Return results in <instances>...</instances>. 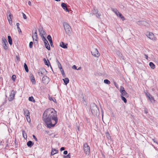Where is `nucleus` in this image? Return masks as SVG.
Returning <instances> with one entry per match:
<instances>
[{
  "label": "nucleus",
  "mask_w": 158,
  "mask_h": 158,
  "mask_svg": "<svg viewBox=\"0 0 158 158\" xmlns=\"http://www.w3.org/2000/svg\"><path fill=\"white\" fill-rule=\"evenodd\" d=\"M43 119L48 128L54 127L58 122L56 112L52 108L46 110L43 114Z\"/></svg>",
  "instance_id": "nucleus-1"
},
{
  "label": "nucleus",
  "mask_w": 158,
  "mask_h": 158,
  "mask_svg": "<svg viewBox=\"0 0 158 158\" xmlns=\"http://www.w3.org/2000/svg\"><path fill=\"white\" fill-rule=\"evenodd\" d=\"M90 109L93 114L96 115H98L99 114V110L97 106L95 103H93L91 104Z\"/></svg>",
  "instance_id": "nucleus-2"
},
{
  "label": "nucleus",
  "mask_w": 158,
  "mask_h": 158,
  "mask_svg": "<svg viewBox=\"0 0 158 158\" xmlns=\"http://www.w3.org/2000/svg\"><path fill=\"white\" fill-rule=\"evenodd\" d=\"M63 26L66 33L68 35H71L72 29L70 25L67 23H63Z\"/></svg>",
  "instance_id": "nucleus-3"
},
{
  "label": "nucleus",
  "mask_w": 158,
  "mask_h": 158,
  "mask_svg": "<svg viewBox=\"0 0 158 158\" xmlns=\"http://www.w3.org/2000/svg\"><path fill=\"white\" fill-rule=\"evenodd\" d=\"M83 149L86 154H89L90 152V148L87 143H85L84 144Z\"/></svg>",
  "instance_id": "nucleus-4"
},
{
  "label": "nucleus",
  "mask_w": 158,
  "mask_h": 158,
  "mask_svg": "<svg viewBox=\"0 0 158 158\" xmlns=\"http://www.w3.org/2000/svg\"><path fill=\"white\" fill-rule=\"evenodd\" d=\"M24 114L28 122H29L31 121V119L29 117L30 113L28 110L26 109H23Z\"/></svg>",
  "instance_id": "nucleus-5"
},
{
  "label": "nucleus",
  "mask_w": 158,
  "mask_h": 158,
  "mask_svg": "<svg viewBox=\"0 0 158 158\" xmlns=\"http://www.w3.org/2000/svg\"><path fill=\"white\" fill-rule=\"evenodd\" d=\"M2 39L3 48L4 49L6 50L8 49V47L7 46V45H8L7 42L4 37H2Z\"/></svg>",
  "instance_id": "nucleus-6"
},
{
  "label": "nucleus",
  "mask_w": 158,
  "mask_h": 158,
  "mask_svg": "<svg viewBox=\"0 0 158 158\" xmlns=\"http://www.w3.org/2000/svg\"><path fill=\"white\" fill-rule=\"evenodd\" d=\"M91 52L92 55L95 57H98L100 56V53L97 48L94 49Z\"/></svg>",
  "instance_id": "nucleus-7"
},
{
  "label": "nucleus",
  "mask_w": 158,
  "mask_h": 158,
  "mask_svg": "<svg viewBox=\"0 0 158 158\" xmlns=\"http://www.w3.org/2000/svg\"><path fill=\"white\" fill-rule=\"evenodd\" d=\"M42 81L44 84H47L49 81V79L47 76H44L42 78Z\"/></svg>",
  "instance_id": "nucleus-8"
},
{
  "label": "nucleus",
  "mask_w": 158,
  "mask_h": 158,
  "mask_svg": "<svg viewBox=\"0 0 158 158\" xmlns=\"http://www.w3.org/2000/svg\"><path fill=\"white\" fill-rule=\"evenodd\" d=\"M145 93L147 97L148 98V99L150 100L152 102V101H153L154 102H155V100L154 99V98L151 95V94L149 93H148L147 92H145Z\"/></svg>",
  "instance_id": "nucleus-9"
},
{
  "label": "nucleus",
  "mask_w": 158,
  "mask_h": 158,
  "mask_svg": "<svg viewBox=\"0 0 158 158\" xmlns=\"http://www.w3.org/2000/svg\"><path fill=\"white\" fill-rule=\"evenodd\" d=\"M15 92L14 90H12L11 91L10 94L8 99L9 101H11L13 100L15 97Z\"/></svg>",
  "instance_id": "nucleus-10"
},
{
  "label": "nucleus",
  "mask_w": 158,
  "mask_h": 158,
  "mask_svg": "<svg viewBox=\"0 0 158 158\" xmlns=\"http://www.w3.org/2000/svg\"><path fill=\"white\" fill-rule=\"evenodd\" d=\"M146 35L148 38L151 40H152L154 39V34L152 32H147Z\"/></svg>",
  "instance_id": "nucleus-11"
},
{
  "label": "nucleus",
  "mask_w": 158,
  "mask_h": 158,
  "mask_svg": "<svg viewBox=\"0 0 158 158\" xmlns=\"http://www.w3.org/2000/svg\"><path fill=\"white\" fill-rule=\"evenodd\" d=\"M7 13L8 15L7 16V19L8 20L10 24H11L12 23V21L11 18V16H12V14L9 11H8L7 12Z\"/></svg>",
  "instance_id": "nucleus-12"
},
{
  "label": "nucleus",
  "mask_w": 158,
  "mask_h": 158,
  "mask_svg": "<svg viewBox=\"0 0 158 158\" xmlns=\"http://www.w3.org/2000/svg\"><path fill=\"white\" fill-rule=\"evenodd\" d=\"M46 70L44 69H42L41 70H40V71L38 72V74L41 76H42L43 75H44L46 72H47Z\"/></svg>",
  "instance_id": "nucleus-13"
},
{
  "label": "nucleus",
  "mask_w": 158,
  "mask_h": 158,
  "mask_svg": "<svg viewBox=\"0 0 158 158\" xmlns=\"http://www.w3.org/2000/svg\"><path fill=\"white\" fill-rule=\"evenodd\" d=\"M137 23L139 25H143L144 26H147L148 23L145 21H139L137 22Z\"/></svg>",
  "instance_id": "nucleus-14"
},
{
  "label": "nucleus",
  "mask_w": 158,
  "mask_h": 158,
  "mask_svg": "<svg viewBox=\"0 0 158 158\" xmlns=\"http://www.w3.org/2000/svg\"><path fill=\"white\" fill-rule=\"evenodd\" d=\"M121 93V96H124L126 98L128 97L129 96L128 94L126 92L125 90H121L120 92Z\"/></svg>",
  "instance_id": "nucleus-15"
},
{
  "label": "nucleus",
  "mask_w": 158,
  "mask_h": 158,
  "mask_svg": "<svg viewBox=\"0 0 158 158\" xmlns=\"http://www.w3.org/2000/svg\"><path fill=\"white\" fill-rule=\"evenodd\" d=\"M39 31L40 32V36L44 35L46 34L45 32L43 30V28L42 27H41L39 29Z\"/></svg>",
  "instance_id": "nucleus-16"
},
{
  "label": "nucleus",
  "mask_w": 158,
  "mask_h": 158,
  "mask_svg": "<svg viewBox=\"0 0 158 158\" xmlns=\"http://www.w3.org/2000/svg\"><path fill=\"white\" fill-rule=\"evenodd\" d=\"M116 54L119 56L120 60H124L122 54L118 50L116 51Z\"/></svg>",
  "instance_id": "nucleus-17"
},
{
  "label": "nucleus",
  "mask_w": 158,
  "mask_h": 158,
  "mask_svg": "<svg viewBox=\"0 0 158 158\" xmlns=\"http://www.w3.org/2000/svg\"><path fill=\"white\" fill-rule=\"evenodd\" d=\"M32 37L33 40H34L35 39V41H37V40L38 39V37L36 30H35V32L34 34L33 35Z\"/></svg>",
  "instance_id": "nucleus-18"
},
{
  "label": "nucleus",
  "mask_w": 158,
  "mask_h": 158,
  "mask_svg": "<svg viewBox=\"0 0 158 158\" xmlns=\"http://www.w3.org/2000/svg\"><path fill=\"white\" fill-rule=\"evenodd\" d=\"M61 5L62 7L64 10H65L66 12H69V10L67 7L66 4L64 3H62Z\"/></svg>",
  "instance_id": "nucleus-19"
},
{
  "label": "nucleus",
  "mask_w": 158,
  "mask_h": 158,
  "mask_svg": "<svg viewBox=\"0 0 158 158\" xmlns=\"http://www.w3.org/2000/svg\"><path fill=\"white\" fill-rule=\"evenodd\" d=\"M44 43L45 46L46 48L48 49V50H50V47L49 45V44L48 43V42L47 40L46 41H45L44 42Z\"/></svg>",
  "instance_id": "nucleus-20"
},
{
  "label": "nucleus",
  "mask_w": 158,
  "mask_h": 158,
  "mask_svg": "<svg viewBox=\"0 0 158 158\" xmlns=\"http://www.w3.org/2000/svg\"><path fill=\"white\" fill-rule=\"evenodd\" d=\"M67 44H65L63 42H61L60 44V46L64 48H67Z\"/></svg>",
  "instance_id": "nucleus-21"
},
{
  "label": "nucleus",
  "mask_w": 158,
  "mask_h": 158,
  "mask_svg": "<svg viewBox=\"0 0 158 158\" xmlns=\"http://www.w3.org/2000/svg\"><path fill=\"white\" fill-rule=\"evenodd\" d=\"M30 79L31 81V82L33 84H35V79L34 77H33V75L31 74L30 76Z\"/></svg>",
  "instance_id": "nucleus-22"
},
{
  "label": "nucleus",
  "mask_w": 158,
  "mask_h": 158,
  "mask_svg": "<svg viewBox=\"0 0 158 158\" xmlns=\"http://www.w3.org/2000/svg\"><path fill=\"white\" fill-rule=\"evenodd\" d=\"M58 150H56V149L54 148H52L51 152V154L52 155H54V154L58 153Z\"/></svg>",
  "instance_id": "nucleus-23"
},
{
  "label": "nucleus",
  "mask_w": 158,
  "mask_h": 158,
  "mask_svg": "<svg viewBox=\"0 0 158 158\" xmlns=\"http://www.w3.org/2000/svg\"><path fill=\"white\" fill-rule=\"evenodd\" d=\"M117 16L120 18L123 21H124L125 19L124 17L119 12H118V15H117Z\"/></svg>",
  "instance_id": "nucleus-24"
},
{
  "label": "nucleus",
  "mask_w": 158,
  "mask_h": 158,
  "mask_svg": "<svg viewBox=\"0 0 158 158\" xmlns=\"http://www.w3.org/2000/svg\"><path fill=\"white\" fill-rule=\"evenodd\" d=\"M43 60H44V64H45L46 65H47L48 66H49V65H50V66L51 67V65L50 64V62H49V60H47L48 61L46 60V59L45 58L44 59H43Z\"/></svg>",
  "instance_id": "nucleus-25"
},
{
  "label": "nucleus",
  "mask_w": 158,
  "mask_h": 158,
  "mask_svg": "<svg viewBox=\"0 0 158 158\" xmlns=\"http://www.w3.org/2000/svg\"><path fill=\"white\" fill-rule=\"evenodd\" d=\"M149 65L151 68L152 69H154L155 68V64L152 62H150L149 64Z\"/></svg>",
  "instance_id": "nucleus-26"
},
{
  "label": "nucleus",
  "mask_w": 158,
  "mask_h": 158,
  "mask_svg": "<svg viewBox=\"0 0 158 158\" xmlns=\"http://www.w3.org/2000/svg\"><path fill=\"white\" fill-rule=\"evenodd\" d=\"M34 145V143L31 141H29L27 143V145L29 147H31Z\"/></svg>",
  "instance_id": "nucleus-27"
},
{
  "label": "nucleus",
  "mask_w": 158,
  "mask_h": 158,
  "mask_svg": "<svg viewBox=\"0 0 158 158\" xmlns=\"http://www.w3.org/2000/svg\"><path fill=\"white\" fill-rule=\"evenodd\" d=\"M65 84L67 85L69 82V80L68 78H65L64 79H63Z\"/></svg>",
  "instance_id": "nucleus-28"
},
{
  "label": "nucleus",
  "mask_w": 158,
  "mask_h": 158,
  "mask_svg": "<svg viewBox=\"0 0 158 158\" xmlns=\"http://www.w3.org/2000/svg\"><path fill=\"white\" fill-rule=\"evenodd\" d=\"M8 41L9 44L10 45H11L12 44V40L11 38L10 37V36H8Z\"/></svg>",
  "instance_id": "nucleus-29"
},
{
  "label": "nucleus",
  "mask_w": 158,
  "mask_h": 158,
  "mask_svg": "<svg viewBox=\"0 0 158 158\" xmlns=\"http://www.w3.org/2000/svg\"><path fill=\"white\" fill-rule=\"evenodd\" d=\"M112 10L117 15H118V13L119 11L116 9H112Z\"/></svg>",
  "instance_id": "nucleus-30"
},
{
  "label": "nucleus",
  "mask_w": 158,
  "mask_h": 158,
  "mask_svg": "<svg viewBox=\"0 0 158 158\" xmlns=\"http://www.w3.org/2000/svg\"><path fill=\"white\" fill-rule=\"evenodd\" d=\"M24 69H25L26 71L27 72H28V69L27 66V64H26V63H25L24 64Z\"/></svg>",
  "instance_id": "nucleus-31"
},
{
  "label": "nucleus",
  "mask_w": 158,
  "mask_h": 158,
  "mask_svg": "<svg viewBox=\"0 0 158 158\" xmlns=\"http://www.w3.org/2000/svg\"><path fill=\"white\" fill-rule=\"evenodd\" d=\"M19 23H16V25L17 26V28L18 29V31L19 33L21 32V30L20 29L19 27Z\"/></svg>",
  "instance_id": "nucleus-32"
},
{
  "label": "nucleus",
  "mask_w": 158,
  "mask_h": 158,
  "mask_svg": "<svg viewBox=\"0 0 158 158\" xmlns=\"http://www.w3.org/2000/svg\"><path fill=\"white\" fill-rule=\"evenodd\" d=\"M29 101L32 102H35V100L32 96L29 97L28 99Z\"/></svg>",
  "instance_id": "nucleus-33"
},
{
  "label": "nucleus",
  "mask_w": 158,
  "mask_h": 158,
  "mask_svg": "<svg viewBox=\"0 0 158 158\" xmlns=\"http://www.w3.org/2000/svg\"><path fill=\"white\" fill-rule=\"evenodd\" d=\"M121 98L122 100L123 101L124 103H126L127 101L125 97L123 96H121Z\"/></svg>",
  "instance_id": "nucleus-34"
},
{
  "label": "nucleus",
  "mask_w": 158,
  "mask_h": 158,
  "mask_svg": "<svg viewBox=\"0 0 158 158\" xmlns=\"http://www.w3.org/2000/svg\"><path fill=\"white\" fill-rule=\"evenodd\" d=\"M23 135V137L25 139L26 138H27V136L26 133L25 132L24 130L22 131Z\"/></svg>",
  "instance_id": "nucleus-35"
},
{
  "label": "nucleus",
  "mask_w": 158,
  "mask_h": 158,
  "mask_svg": "<svg viewBox=\"0 0 158 158\" xmlns=\"http://www.w3.org/2000/svg\"><path fill=\"white\" fill-rule=\"evenodd\" d=\"M104 82L107 84H109L110 83V81L107 79H105L104 81Z\"/></svg>",
  "instance_id": "nucleus-36"
},
{
  "label": "nucleus",
  "mask_w": 158,
  "mask_h": 158,
  "mask_svg": "<svg viewBox=\"0 0 158 158\" xmlns=\"http://www.w3.org/2000/svg\"><path fill=\"white\" fill-rule=\"evenodd\" d=\"M49 99L50 101H52L54 102L55 103L56 102V100L55 98L53 99L51 97L49 96Z\"/></svg>",
  "instance_id": "nucleus-37"
},
{
  "label": "nucleus",
  "mask_w": 158,
  "mask_h": 158,
  "mask_svg": "<svg viewBox=\"0 0 158 158\" xmlns=\"http://www.w3.org/2000/svg\"><path fill=\"white\" fill-rule=\"evenodd\" d=\"M70 153H69L68 155L66 156H64L63 157L64 158H70Z\"/></svg>",
  "instance_id": "nucleus-38"
},
{
  "label": "nucleus",
  "mask_w": 158,
  "mask_h": 158,
  "mask_svg": "<svg viewBox=\"0 0 158 158\" xmlns=\"http://www.w3.org/2000/svg\"><path fill=\"white\" fill-rule=\"evenodd\" d=\"M60 69L62 75L64 77L65 75L63 69L62 68H61Z\"/></svg>",
  "instance_id": "nucleus-39"
},
{
  "label": "nucleus",
  "mask_w": 158,
  "mask_h": 158,
  "mask_svg": "<svg viewBox=\"0 0 158 158\" xmlns=\"http://www.w3.org/2000/svg\"><path fill=\"white\" fill-rule=\"evenodd\" d=\"M16 78V77L15 75H13L11 77L12 79L14 81H15Z\"/></svg>",
  "instance_id": "nucleus-40"
},
{
  "label": "nucleus",
  "mask_w": 158,
  "mask_h": 158,
  "mask_svg": "<svg viewBox=\"0 0 158 158\" xmlns=\"http://www.w3.org/2000/svg\"><path fill=\"white\" fill-rule=\"evenodd\" d=\"M47 38L48 40H49V41H50L51 40H52V37H51V36L50 35H48V36L47 37Z\"/></svg>",
  "instance_id": "nucleus-41"
},
{
  "label": "nucleus",
  "mask_w": 158,
  "mask_h": 158,
  "mask_svg": "<svg viewBox=\"0 0 158 158\" xmlns=\"http://www.w3.org/2000/svg\"><path fill=\"white\" fill-rule=\"evenodd\" d=\"M33 42H30L29 43V46L30 48H32L33 47Z\"/></svg>",
  "instance_id": "nucleus-42"
},
{
  "label": "nucleus",
  "mask_w": 158,
  "mask_h": 158,
  "mask_svg": "<svg viewBox=\"0 0 158 158\" xmlns=\"http://www.w3.org/2000/svg\"><path fill=\"white\" fill-rule=\"evenodd\" d=\"M93 12L95 13H97L98 10L97 9H96V8H94V10H93Z\"/></svg>",
  "instance_id": "nucleus-43"
},
{
  "label": "nucleus",
  "mask_w": 158,
  "mask_h": 158,
  "mask_svg": "<svg viewBox=\"0 0 158 158\" xmlns=\"http://www.w3.org/2000/svg\"><path fill=\"white\" fill-rule=\"evenodd\" d=\"M40 36L42 37V40L44 41V42L45 41H46L47 40L46 39L44 35L41 36Z\"/></svg>",
  "instance_id": "nucleus-44"
},
{
  "label": "nucleus",
  "mask_w": 158,
  "mask_h": 158,
  "mask_svg": "<svg viewBox=\"0 0 158 158\" xmlns=\"http://www.w3.org/2000/svg\"><path fill=\"white\" fill-rule=\"evenodd\" d=\"M22 14H23V16L24 19H27V16L23 12L22 13Z\"/></svg>",
  "instance_id": "nucleus-45"
},
{
  "label": "nucleus",
  "mask_w": 158,
  "mask_h": 158,
  "mask_svg": "<svg viewBox=\"0 0 158 158\" xmlns=\"http://www.w3.org/2000/svg\"><path fill=\"white\" fill-rule=\"evenodd\" d=\"M96 16L97 18H99L101 15V14L100 13H96Z\"/></svg>",
  "instance_id": "nucleus-46"
},
{
  "label": "nucleus",
  "mask_w": 158,
  "mask_h": 158,
  "mask_svg": "<svg viewBox=\"0 0 158 158\" xmlns=\"http://www.w3.org/2000/svg\"><path fill=\"white\" fill-rule=\"evenodd\" d=\"M123 90H125L124 87L123 86H121L120 87V91H121V90L122 91Z\"/></svg>",
  "instance_id": "nucleus-47"
},
{
  "label": "nucleus",
  "mask_w": 158,
  "mask_h": 158,
  "mask_svg": "<svg viewBox=\"0 0 158 158\" xmlns=\"http://www.w3.org/2000/svg\"><path fill=\"white\" fill-rule=\"evenodd\" d=\"M49 41V42H50V44L51 46V47L53 46V43H52V40H51V41Z\"/></svg>",
  "instance_id": "nucleus-48"
},
{
  "label": "nucleus",
  "mask_w": 158,
  "mask_h": 158,
  "mask_svg": "<svg viewBox=\"0 0 158 158\" xmlns=\"http://www.w3.org/2000/svg\"><path fill=\"white\" fill-rule=\"evenodd\" d=\"M32 136H33V138H34V139H35V140L36 141H37L38 140L35 135H33Z\"/></svg>",
  "instance_id": "nucleus-49"
},
{
  "label": "nucleus",
  "mask_w": 158,
  "mask_h": 158,
  "mask_svg": "<svg viewBox=\"0 0 158 158\" xmlns=\"http://www.w3.org/2000/svg\"><path fill=\"white\" fill-rule=\"evenodd\" d=\"M114 84L115 85V87L117 88H118V84H117L115 82H114Z\"/></svg>",
  "instance_id": "nucleus-50"
},
{
  "label": "nucleus",
  "mask_w": 158,
  "mask_h": 158,
  "mask_svg": "<svg viewBox=\"0 0 158 158\" xmlns=\"http://www.w3.org/2000/svg\"><path fill=\"white\" fill-rule=\"evenodd\" d=\"M72 68L74 69H77V67L76 65H74L72 67Z\"/></svg>",
  "instance_id": "nucleus-51"
},
{
  "label": "nucleus",
  "mask_w": 158,
  "mask_h": 158,
  "mask_svg": "<svg viewBox=\"0 0 158 158\" xmlns=\"http://www.w3.org/2000/svg\"><path fill=\"white\" fill-rule=\"evenodd\" d=\"M63 153L64 154V155H66L68 153V152L67 151H64V152H63Z\"/></svg>",
  "instance_id": "nucleus-52"
},
{
  "label": "nucleus",
  "mask_w": 158,
  "mask_h": 158,
  "mask_svg": "<svg viewBox=\"0 0 158 158\" xmlns=\"http://www.w3.org/2000/svg\"><path fill=\"white\" fill-rule=\"evenodd\" d=\"M64 150V148L63 147H61L60 149V150L61 151H63Z\"/></svg>",
  "instance_id": "nucleus-53"
},
{
  "label": "nucleus",
  "mask_w": 158,
  "mask_h": 158,
  "mask_svg": "<svg viewBox=\"0 0 158 158\" xmlns=\"http://www.w3.org/2000/svg\"><path fill=\"white\" fill-rule=\"evenodd\" d=\"M58 66L59 68L60 69H61V68H62L60 64H58Z\"/></svg>",
  "instance_id": "nucleus-54"
},
{
  "label": "nucleus",
  "mask_w": 158,
  "mask_h": 158,
  "mask_svg": "<svg viewBox=\"0 0 158 158\" xmlns=\"http://www.w3.org/2000/svg\"><path fill=\"white\" fill-rule=\"evenodd\" d=\"M28 4L29 5L31 6V2L30 1H29L28 2Z\"/></svg>",
  "instance_id": "nucleus-55"
},
{
  "label": "nucleus",
  "mask_w": 158,
  "mask_h": 158,
  "mask_svg": "<svg viewBox=\"0 0 158 158\" xmlns=\"http://www.w3.org/2000/svg\"><path fill=\"white\" fill-rule=\"evenodd\" d=\"M145 58H146L147 59H148V56L147 55H145Z\"/></svg>",
  "instance_id": "nucleus-56"
},
{
  "label": "nucleus",
  "mask_w": 158,
  "mask_h": 158,
  "mask_svg": "<svg viewBox=\"0 0 158 158\" xmlns=\"http://www.w3.org/2000/svg\"><path fill=\"white\" fill-rule=\"evenodd\" d=\"M152 140L153 141H154V142L156 143H157V144H158V143H157V142L155 141V139H152Z\"/></svg>",
  "instance_id": "nucleus-57"
},
{
  "label": "nucleus",
  "mask_w": 158,
  "mask_h": 158,
  "mask_svg": "<svg viewBox=\"0 0 158 158\" xmlns=\"http://www.w3.org/2000/svg\"><path fill=\"white\" fill-rule=\"evenodd\" d=\"M77 127L78 130L79 131V127L78 126H77Z\"/></svg>",
  "instance_id": "nucleus-58"
},
{
  "label": "nucleus",
  "mask_w": 158,
  "mask_h": 158,
  "mask_svg": "<svg viewBox=\"0 0 158 158\" xmlns=\"http://www.w3.org/2000/svg\"><path fill=\"white\" fill-rule=\"evenodd\" d=\"M81 69V67H80L77 69V70H78L80 69Z\"/></svg>",
  "instance_id": "nucleus-59"
},
{
  "label": "nucleus",
  "mask_w": 158,
  "mask_h": 158,
  "mask_svg": "<svg viewBox=\"0 0 158 158\" xmlns=\"http://www.w3.org/2000/svg\"><path fill=\"white\" fill-rule=\"evenodd\" d=\"M56 62H57V63L58 64V62H59L58 61V60H56Z\"/></svg>",
  "instance_id": "nucleus-60"
},
{
  "label": "nucleus",
  "mask_w": 158,
  "mask_h": 158,
  "mask_svg": "<svg viewBox=\"0 0 158 158\" xmlns=\"http://www.w3.org/2000/svg\"><path fill=\"white\" fill-rule=\"evenodd\" d=\"M6 103V101H5V102H3V104H5Z\"/></svg>",
  "instance_id": "nucleus-61"
},
{
  "label": "nucleus",
  "mask_w": 158,
  "mask_h": 158,
  "mask_svg": "<svg viewBox=\"0 0 158 158\" xmlns=\"http://www.w3.org/2000/svg\"><path fill=\"white\" fill-rule=\"evenodd\" d=\"M60 64V63L59 62H58V64Z\"/></svg>",
  "instance_id": "nucleus-62"
},
{
  "label": "nucleus",
  "mask_w": 158,
  "mask_h": 158,
  "mask_svg": "<svg viewBox=\"0 0 158 158\" xmlns=\"http://www.w3.org/2000/svg\"><path fill=\"white\" fill-rule=\"evenodd\" d=\"M103 117V114H102V117Z\"/></svg>",
  "instance_id": "nucleus-63"
},
{
  "label": "nucleus",
  "mask_w": 158,
  "mask_h": 158,
  "mask_svg": "<svg viewBox=\"0 0 158 158\" xmlns=\"http://www.w3.org/2000/svg\"><path fill=\"white\" fill-rule=\"evenodd\" d=\"M145 113H147V112H145Z\"/></svg>",
  "instance_id": "nucleus-64"
}]
</instances>
